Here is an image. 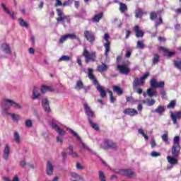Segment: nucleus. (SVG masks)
Instances as JSON below:
<instances>
[{"label":"nucleus","mask_w":181,"mask_h":181,"mask_svg":"<svg viewBox=\"0 0 181 181\" xmlns=\"http://www.w3.org/2000/svg\"><path fill=\"white\" fill-rule=\"evenodd\" d=\"M107 93H109L110 103L112 104H114V103L117 101V99L114 97L112 91H111L110 89H107Z\"/></svg>","instance_id":"nucleus-37"},{"label":"nucleus","mask_w":181,"mask_h":181,"mask_svg":"<svg viewBox=\"0 0 181 181\" xmlns=\"http://www.w3.org/2000/svg\"><path fill=\"white\" fill-rule=\"evenodd\" d=\"M174 66L178 70H181V61H174Z\"/></svg>","instance_id":"nucleus-54"},{"label":"nucleus","mask_w":181,"mask_h":181,"mask_svg":"<svg viewBox=\"0 0 181 181\" xmlns=\"http://www.w3.org/2000/svg\"><path fill=\"white\" fill-rule=\"evenodd\" d=\"M115 173L118 175H122L123 176H127V177H132L135 173L132 171L131 169H120L115 170Z\"/></svg>","instance_id":"nucleus-3"},{"label":"nucleus","mask_w":181,"mask_h":181,"mask_svg":"<svg viewBox=\"0 0 181 181\" xmlns=\"http://www.w3.org/2000/svg\"><path fill=\"white\" fill-rule=\"evenodd\" d=\"M76 88L78 90H81L82 88H84L83 81H78L76 83Z\"/></svg>","instance_id":"nucleus-49"},{"label":"nucleus","mask_w":181,"mask_h":181,"mask_svg":"<svg viewBox=\"0 0 181 181\" xmlns=\"http://www.w3.org/2000/svg\"><path fill=\"white\" fill-rule=\"evenodd\" d=\"M69 155L71 158H72L73 159H77V158H80L78 153L73 150V146H69Z\"/></svg>","instance_id":"nucleus-19"},{"label":"nucleus","mask_w":181,"mask_h":181,"mask_svg":"<svg viewBox=\"0 0 181 181\" xmlns=\"http://www.w3.org/2000/svg\"><path fill=\"white\" fill-rule=\"evenodd\" d=\"M89 124L90 125V127H92L93 128V129H95V131H99L100 127H98V125L94 122H93V120H90Z\"/></svg>","instance_id":"nucleus-43"},{"label":"nucleus","mask_w":181,"mask_h":181,"mask_svg":"<svg viewBox=\"0 0 181 181\" xmlns=\"http://www.w3.org/2000/svg\"><path fill=\"white\" fill-rule=\"evenodd\" d=\"M136 48L141 49V50H143V49H145V44L144 43V40L137 41Z\"/></svg>","instance_id":"nucleus-39"},{"label":"nucleus","mask_w":181,"mask_h":181,"mask_svg":"<svg viewBox=\"0 0 181 181\" xmlns=\"http://www.w3.org/2000/svg\"><path fill=\"white\" fill-rule=\"evenodd\" d=\"M144 16V10L142 8H137L135 11V18H142Z\"/></svg>","instance_id":"nucleus-31"},{"label":"nucleus","mask_w":181,"mask_h":181,"mask_svg":"<svg viewBox=\"0 0 181 181\" xmlns=\"http://www.w3.org/2000/svg\"><path fill=\"white\" fill-rule=\"evenodd\" d=\"M104 144L105 146L102 147L103 149H105L106 148H110V149H117L118 148L117 144L112 142L111 140H105Z\"/></svg>","instance_id":"nucleus-10"},{"label":"nucleus","mask_w":181,"mask_h":181,"mask_svg":"<svg viewBox=\"0 0 181 181\" xmlns=\"http://www.w3.org/2000/svg\"><path fill=\"white\" fill-rule=\"evenodd\" d=\"M180 141V137H179V136H175L174 137V146H180V145L179 144Z\"/></svg>","instance_id":"nucleus-47"},{"label":"nucleus","mask_w":181,"mask_h":181,"mask_svg":"<svg viewBox=\"0 0 181 181\" xmlns=\"http://www.w3.org/2000/svg\"><path fill=\"white\" fill-rule=\"evenodd\" d=\"M159 59H160V57L158 54H154L153 58V64H158L159 63Z\"/></svg>","instance_id":"nucleus-40"},{"label":"nucleus","mask_w":181,"mask_h":181,"mask_svg":"<svg viewBox=\"0 0 181 181\" xmlns=\"http://www.w3.org/2000/svg\"><path fill=\"white\" fill-rule=\"evenodd\" d=\"M83 56L85 57L86 63H90V62H95L97 56L95 52H89L87 51V48L85 47L83 52Z\"/></svg>","instance_id":"nucleus-2"},{"label":"nucleus","mask_w":181,"mask_h":181,"mask_svg":"<svg viewBox=\"0 0 181 181\" xmlns=\"http://www.w3.org/2000/svg\"><path fill=\"white\" fill-rule=\"evenodd\" d=\"M149 76H151V73L149 72H146V74H144L141 77H140V78L141 79V81H143L144 82L145 84V80H146V78L148 77H149Z\"/></svg>","instance_id":"nucleus-52"},{"label":"nucleus","mask_w":181,"mask_h":181,"mask_svg":"<svg viewBox=\"0 0 181 181\" xmlns=\"http://www.w3.org/2000/svg\"><path fill=\"white\" fill-rule=\"evenodd\" d=\"M10 101H12V100L5 99L3 101L2 106H3V109L4 110V111H8V110H9L11 108V107H12V105H11Z\"/></svg>","instance_id":"nucleus-20"},{"label":"nucleus","mask_w":181,"mask_h":181,"mask_svg":"<svg viewBox=\"0 0 181 181\" xmlns=\"http://www.w3.org/2000/svg\"><path fill=\"white\" fill-rule=\"evenodd\" d=\"M83 108L88 117V122L92 121L93 118H94V112L91 110V108H90V106L87 103L83 104Z\"/></svg>","instance_id":"nucleus-6"},{"label":"nucleus","mask_w":181,"mask_h":181,"mask_svg":"<svg viewBox=\"0 0 181 181\" xmlns=\"http://www.w3.org/2000/svg\"><path fill=\"white\" fill-rule=\"evenodd\" d=\"M152 112H156L160 115H163V112H165V107L162 105H159L158 108L154 110H152Z\"/></svg>","instance_id":"nucleus-27"},{"label":"nucleus","mask_w":181,"mask_h":181,"mask_svg":"<svg viewBox=\"0 0 181 181\" xmlns=\"http://www.w3.org/2000/svg\"><path fill=\"white\" fill-rule=\"evenodd\" d=\"M80 144H81V146L83 149H85L86 151H88V152L91 153L92 155H95V152H94V151L91 150L88 146H87L86 144L83 143L82 140H81V142H80Z\"/></svg>","instance_id":"nucleus-34"},{"label":"nucleus","mask_w":181,"mask_h":181,"mask_svg":"<svg viewBox=\"0 0 181 181\" xmlns=\"http://www.w3.org/2000/svg\"><path fill=\"white\" fill-rule=\"evenodd\" d=\"M150 86L152 88H163L165 87V81H162L158 82L156 79L151 78L150 81Z\"/></svg>","instance_id":"nucleus-5"},{"label":"nucleus","mask_w":181,"mask_h":181,"mask_svg":"<svg viewBox=\"0 0 181 181\" xmlns=\"http://www.w3.org/2000/svg\"><path fill=\"white\" fill-rule=\"evenodd\" d=\"M58 62H69V56L63 55L59 59Z\"/></svg>","instance_id":"nucleus-53"},{"label":"nucleus","mask_w":181,"mask_h":181,"mask_svg":"<svg viewBox=\"0 0 181 181\" xmlns=\"http://www.w3.org/2000/svg\"><path fill=\"white\" fill-rule=\"evenodd\" d=\"M124 115H129L130 117H134V115H138V111L132 108H127L123 111Z\"/></svg>","instance_id":"nucleus-13"},{"label":"nucleus","mask_w":181,"mask_h":181,"mask_svg":"<svg viewBox=\"0 0 181 181\" xmlns=\"http://www.w3.org/2000/svg\"><path fill=\"white\" fill-rule=\"evenodd\" d=\"M175 107H176V100H171L167 105V108H174Z\"/></svg>","instance_id":"nucleus-50"},{"label":"nucleus","mask_w":181,"mask_h":181,"mask_svg":"<svg viewBox=\"0 0 181 181\" xmlns=\"http://www.w3.org/2000/svg\"><path fill=\"white\" fill-rule=\"evenodd\" d=\"M62 162H66V159H67V153L66 152V150L62 152Z\"/></svg>","instance_id":"nucleus-56"},{"label":"nucleus","mask_w":181,"mask_h":181,"mask_svg":"<svg viewBox=\"0 0 181 181\" xmlns=\"http://www.w3.org/2000/svg\"><path fill=\"white\" fill-rule=\"evenodd\" d=\"M69 39H71V40H76L78 42H80V38L75 34H69Z\"/></svg>","instance_id":"nucleus-42"},{"label":"nucleus","mask_w":181,"mask_h":181,"mask_svg":"<svg viewBox=\"0 0 181 181\" xmlns=\"http://www.w3.org/2000/svg\"><path fill=\"white\" fill-rule=\"evenodd\" d=\"M108 39H110V35L107 33L105 34V40L106 42L103 45L105 50V56H108V53H110V50L111 49L110 47V42L108 41Z\"/></svg>","instance_id":"nucleus-7"},{"label":"nucleus","mask_w":181,"mask_h":181,"mask_svg":"<svg viewBox=\"0 0 181 181\" xmlns=\"http://www.w3.org/2000/svg\"><path fill=\"white\" fill-rule=\"evenodd\" d=\"M138 132H139V134H140V135H143V136H144V139H146V141H148V139H149V137L148 136V135H146L144 132V130L142 129H139Z\"/></svg>","instance_id":"nucleus-45"},{"label":"nucleus","mask_w":181,"mask_h":181,"mask_svg":"<svg viewBox=\"0 0 181 181\" xmlns=\"http://www.w3.org/2000/svg\"><path fill=\"white\" fill-rule=\"evenodd\" d=\"M71 177L74 179H78V180H84V178L78 175L77 173H70Z\"/></svg>","instance_id":"nucleus-36"},{"label":"nucleus","mask_w":181,"mask_h":181,"mask_svg":"<svg viewBox=\"0 0 181 181\" xmlns=\"http://www.w3.org/2000/svg\"><path fill=\"white\" fill-rule=\"evenodd\" d=\"M149 76H151V73L149 72H146V74H144L141 77H140V78L141 79V81H143L144 82L145 84V80H146V78L148 77H149Z\"/></svg>","instance_id":"nucleus-51"},{"label":"nucleus","mask_w":181,"mask_h":181,"mask_svg":"<svg viewBox=\"0 0 181 181\" xmlns=\"http://www.w3.org/2000/svg\"><path fill=\"white\" fill-rule=\"evenodd\" d=\"M147 95H148V97H150V98L153 97V95L155 97H157L158 92L156 90H152L151 88H148V89H147Z\"/></svg>","instance_id":"nucleus-30"},{"label":"nucleus","mask_w":181,"mask_h":181,"mask_svg":"<svg viewBox=\"0 0 181 181\" xmlns=\"http://www.w3.org/2000/svg\"><path fill=\"white\" fill-rule=\"evenodd\" d=\"M159 50H161L163 52V56H167L168 57H172V56L176 54L175 52H170L168 49L163 47H160Z\"/></svg>","instance_id":"nucleus-18"},{"label":"nucleus","mask_w":181,"mask_h":181,"mask_svg":"<svg viewBox=\"0 0 181 181\" xmlns=\"http://www.w3.org/2000/svg\"><path fill=\"white\" fill-rule=\"evenodd\" d=\"M93 71L94 70H93V69H88V77L93 81V84L96 86V90L100 92L101 98H105V97H107V93L105 92V90H104V87L100 86V83H98V81L95 78V76L93 74Z\"/></svg>","instance_id":"nucleus-1"},{"label":"nucleus","mask_w":181,"mask_h":181,"mask_svg":"<svg viewBox=\"0 0 181 181\" xmlns=\"http://www.w3.org/2000/svg\"><path fill=\"white\" fill-rule=\"evenodd\" d=\"M151 156H152V158H158V156H160V153L156 152V151H152L151 153Z\"/></svg>","instance_id":"nucleus-59"},{"label":"nucleus","mask_w":181,"mask_h":181,"mask_svg":"<svg viewBox=\"0 0 181 181\" xmlns=\"http://www.w3.org/2000/svg\"><path fill=\"white\" fill-rule=\"evenodd\" d=\"M117 70L121 73V74H124V76H128V74L131 73V69L128 67L127 64L117 65Z\"/></svg>","instance_id":"nucleus-4"},{"label":"nucleus","mask_w":181,"mask_h":181,"mask_svg":"<svg viewBox=\"0 0 181 181\" xmlns=\"http://www.w3.org/2000/svg\"><path fill=\"white\" fill-rule=\"evenodd\" d=\"M134 32H135L137 37H144V33L139 30V26L135 25L134 28Z\"/></svg>","instance_id":"nucleus-23"},{"label":"nucleus","mask_w":181,"mask_h":181,"mask_svg":"<svg viewBox=\"0 0 181 181\" xmlns=\"http://www.w3.org/2000/svg\"><path fill=\"white\" fill-rule=\"evenodd\" d=\"M177 157H174V156H167V160L170 165H177L179 162L177 161Z\"/></svg>","instance_id":"nucleus-24"},{"label":"nucleus","mask_w":181,"mask_h":181,"mask_svg":"<svg viewBox=\"0 0 181 181\" xmlns=\"http://www.w3.org/2000/svg\"><path fill=\"white\" fill-rule=\"evenodd\" d=\"M112 88L113 91L116 93L117 95H122V94H124V91L122 90V88H121V87L117 86H113Z\"/></svg>","instance_id":"nucleus-28"},{"label":"nucleus","mask_w":181,"mask_h":181,"mask_svg":"<svg viewBox=\"0 0 181 181\" xmlns=\"http://www.w3.org/2000/svg\"><path fill=\"white\" fill-rule=\"evenodd\" d=\"M98 175H99L100 181H107V179L105 178V175L104 174V173L103 171L99 170Z\"/></svg>","instance_id":"nucleus-41"},{"label":"nucleus","mask_w":181,"mask_h":181,"mask_svg":"<svg viewBox=\"0 0 181 181\" xmlns=\"http://www.w3.org/2000/svg\"><path fill=\"white\" fill-rule=\"evenodd\" d=\"M19 25L22 28H29V23H28L25 20H23L22 18H20L18 19Z\"/></svg>","instance_id":"nucleus-33"},{"label":"nucleus","mask_w":181,"mask_h":181,"mask_svg":"<svg viewBox=\"0 0 181 181\" xmlns=\"http://www.w3.org/2000/svg\"><path fill=\"white\" fill-rule=\"evenodd\" d=\"M76 168L78 170H83V169H85L84 166L81 165V163H80L79 162L76 163Z\"/></svg>","instance_id":"nucleus-58"},{"label":"nucleus","mask_w":181,"mask_h":181,"mask_svg":"<svg viewBox=\"0 0 181 181\" xmlns=\"http://www.w3.org/2000/svg\"><path fill=\"white\" fill-rule=\"evenodd\" d=\"M151 148L153 149V148H155L156 146V141H155V139H151Z\"/></svg>","instance_id":"nucleus-64"},{"label":"nucleus","mask_w":181,"mask_h":181,"mask_svg":"<svg viewBox=\"0 0 181 181\" xmlns=\"http://www.w3.org/2000/svg\"><path fill=\"white\" fill-rule=\"evenodd\" d=\"M163 23V20L162 19V17H160L158 21H156L155 26L158 28L159 25H162Z\"/></svg>","instance_id":"nucleus-62"},{"label":"nucleus","mask_w":181,"mask_h":181,"mask_svg":"<svg viewBox=\"0 0 181 181\" xmlns=\"http://www.w3.org/2000/svg\"><path fill=\"white\" fill-rule=\"evenodd\" d=\"M53 170H54V167L53 166V164L50 160H48L47 163V169H46V173L48 175V176H52L53 175Z\"/></svg>","instance_id":"nucleus-15"},{"label":"nucleus","mask_w":181,"mask_h":181,"mask_svg":"<svg viewBox=\"0 0 181 181\" xmlns=\"http://www.w3.org/2000/svg\"><path fill=\"white\" fill-rule=\"evenodd\" d=\"M133 90L135 93H137V94H139V95H141V94H142V93H144V90L141 88H133Z\"/></svg>","instance_id":"nucleus-48"},{"label":"nucleus","mask_w":181,"mask_h":181,"mask_svg":"<svg viewBox=\"0 0 181 181\" xmlns=\"http://www.w3.org/2000/svg\"><path fill=\"white\" fill-rule=\"evenodd\" d=\"M67 39H69V34L62 36L59 40V43L62 44L64 42H66Z\"/></svg>","instance_id":"nucleus-46"},{"label":"nucleus","mask_w":181,"mask_h":181,"mask_svg":"<svg viewBox=\"0 0 181 181\" xmlns=\"http://www.w3.org/2000/svg\"><path fill=\"white\" fill-rule=\"evenodd\" d=\"M69 132L71 134V135H73V136H74V138H76V141H78V142H81V137L78 135V134H77V132H76L74 130H73V129H69Z\"/></svg>","instance_id":"nucleus-29"},{"label":"nucleus","mask_w":181,"mask_h":181,"mask_svg":"<svg viewBox=\"0 0 181 181\" xmlns=\"http://www.w3.org/2000/svg\"><path fill=\"white\" fill-rule=\"evenodd\" d=\"M40 97V93L37 91L36 87H34L33 89V94L31 95L32 100H37Z\"/></svg>","instance_id":"nucleus-25"},{"label":"nucleus","mask_w":181,"mask_h":181,"mask_svg":"<svg viewBox=\"0 0 181 181\" xmlns=\"http://www.w3.org/2000/svg\"><path fill=\"white\" fill-rule=\"evenodd\" d=\"M32 126H33L32 120L28 119L25 121V127H27V128H32Z\"/></svg>","instance_id":"nucleus-60"},{"label":"nucleus","mask_w":181,"mask_h":181,"mask_svg":"<svg viewBox=\"0 0 181 181\" xmlns=\"http://www.w3.org/2000/svg\"><path fill=\"white\" fill-rule=\"evenodd\" d=\"M161 138H162L163 142H168V141H169V137H168V134H163L161 136Z\"/></svg>","instance_id":"nucleus-61"},{"label":"nucleus","mask_w":181,"mask_h":181,"mask_svg":"<svg viewBox=\"0 0 181 181\" xmlns=\"http://www.w3.org/2000/svg\"><path fill=\"white\" fill-rule=\"evenodd\" d=\"M101 18H103V13H100L94 16V17L92 18V21L93 22H100V19H101Z\"/></svg>","instance_id":"nucleus-38"},{"label":"nucleus","mask_w":181,"mask_h":181,"mask_svg":"<svg viewBox=\"0 0 181 181\" xmlns=\"http://www.w3.org/2000/svg\"><path fill=\"white\" fill-rule=\"evenodd\" d=\"M84 37L86 39L90 42V43H94V41L95 40V35L94 33L91 31L86 30L83 33Z\"/></svg>","instance_id":"nucleus-8"},{"label":"nucleus","mask_w":181,"mask_h":181,"mask_svg":"<svg viewBox=\"0 0 181 181\" xmlns=\"http://www.w3.org/2000/svg\"><path fill=\"white\" fill-rule=\"evenodd\" d=\"M9 102L11 107H13V108H16V110H22V106H21V105H19L18 103H16L12 100Z\"/></svg>","instance_id":"nucleus-35"},{"label":"nucleus","mask_w":181,"mask_h":181,"mask_svg":"<svg viewBox=\"0 0 181 181\" xmlns=\"http://www.w3.org/2000/svg\"><path fill=\"white\" fill-rule=\"evenodd\" d=\"M119 10L122 13H124V12H127V11H128V6H127V4L124 3H120Z\"/></svg>","instance_id":"nucleus-32"},{"label":"nucleus","mask_w":181,"mask_h":181,"mask_svg":"<svg viewBox=\"0 0 181 181\" xmlns=\"http://www.w3.org/2000/svg\"><path fill=\"white\" fill-rule=\"evenodd\" d=\"M143 86H145V83L141 78H139L138 77H136L134 78L132 83L133 88H136V87H142Z\"/></svg>","instance_id":"nucleus-11"},{"label":"nucleus","mask_w":181,"mask_h":181,"mask_svg":"<svg viewBox=\"0 0 181 181\" xmlns=\"http://www.w3.org/2000/svg\"><path fill=\"white\" fill-rule=\"evenodd\" d=\"M170 118L175 125L177 124V119H181V112H170Z\"/></svg>","instance_id":"nucleus-9"},{"label":"nucleus","mask_w":181,"mask_h":181,"mask_svg":"<svg viewBox=\"0 0 181 181\" xmlns=\"http://www.w3.org/2000/svg\"><path fill=\"white\" fill-rule=\"evenodd\" d=\"M41 104L45 112L49 113L52 111V110H50V105H49V100H47V98L42 99Z\"/></svg>","instance_id":"nucleus-12"},{"label":"nucleus","mask_w":181,"mask_h":181,"mask_svg":"<svg viewBox=\"0 0 181 181\" xmlns=\"http://www.w3.org/2000/svg\"><path fill=\"white\" fill-rule=\"evenodd\" d=\"M46 91L53 92V91H54V88H53V87H52V86L43 85L41 88V93L42 94H45V93H46Z\"/></svg>","instance_id":"nucleus-26"},{"label":"nucleus","mask_w":181,"mask_h":181,"mask_svg":"<svg viewBox=\"0 0 181 181\" xmlns=\"http://www.w3.org/2000/svg\"><path fill=\"white\" fill-rule=\"evenodd\" d=\"M107 70H108V65L105 63H102V64L97 67V71H98V73H104V71H107Z\"/></svg>","instance_id":"nucleus-22"},{"label":"nucleus","mask_w":181,"mask_h":181,"mask_svg":"<svg viewBox=\"0 0 181 181\" xmlns=\"http://www.w3.org/2000/svg\"><path fill=\"white\" fill-rule=\"evenodd\" d=\"M160 93L161 94L162 98H166V92L165 91V89H160Z\"/></svg>","instance_id":"nucleus-63"},{"label":"nucleus","mask_w":181,"mask_h":181,"mask_svg":"<svg viewBox=\"0 0 181 181\" xmlns=\"http://www.w3.org/2000/svg\"><path fill=\"white\" fill-rule=\"evenodd\" d=\"M180 153V146L173 145L171 149V153L174 158H177Z\"/></svg>","instance_id":"nucleus-16"},{"label":"nucleus","mask_w":181,"mask_h":181,"mask_svg":"<svg viewBox=\"0 0 181 181\" xmlns=\"http://www.w3.org/2000/svg\"><path fill=\"white\" fill-rule=\"evenodd\" d=\"M51 127L53 129H55V131L57 132H58L59 136H62V135L66 134V132H64V130H63L60 127H59V125H57V124L52 122L51 124Z\"/></svg>","instance_id":"nucleus-14"},{"label":"nucleus","mask_w":181,"mask_h":181,"mask_svg":"<svg viewBox=\"0 0 181 181\" xmlns=\"http://www.w3.org/2000/svg\"><path fill=\"white\" fill-rule=\"evenodd\" d=\"M155 103H156L155 99H151V100L148 99L147 105L148 107H152V105H154Z\"/></svg>","instance_id":"nucleus-57"},{"label":"nucleus","mask_w":181,"mask_h":181,"mask_svg":"<svg viewBox=\"0 0 181 181\" xmlns=\"http://www.w3.org/2000/svg\"><path fill=\"white\" fill-rule=\"evenodd\" d=\"M14 141L17 144H19V142H21V136H19V133H18V132H14Z\"/></svg>","instance_id":"nucleus-44"},{"label":"nucleus","mask_w":181,"mask_h":181,"mask_svg":"<svg viewBox=\"0 0 181 181\" xmlns=\"http://www.w3.org/2000/svg\"><path fill=\"white\" fill-rule=\"evenodd\" d=\"M1 49L4 53H6V54H11L12 53V51L11 50V47L9 46V44L5 42L1 45Z\"/></svg>","instance_id":"nucleus-21"},{"label":"nucleus","mask_w":181,"mask_h":181,"mask_svg":"<svg viewBox=\"0 0 181 181\" xmlns=\"http://www.w3.org/2000/svg\"><path fill=\"white\" fill-rule=\"evenodd\" d=\"M156 18H158V14L155 12H151L150 13V19L151 21H155V19H156Z\"/></svg>","instance_id":"nucleus-55"},{"label":"nucleus","mask_w":181,"mask_h":181,"mask_svg":"<svg viewBox=\"0 0 181 181\" xmlns=\"http://www.w3.org/2000/svg\"><path fill=\"white\" fill-rule=\"evenodd\" d=\"M11 152V148L9 147V144H6L5 145V148L3 153V158L5 160H8L9 158V153Z\"/></svg>","instance_id":"nucleus-17"}]
</instances>
